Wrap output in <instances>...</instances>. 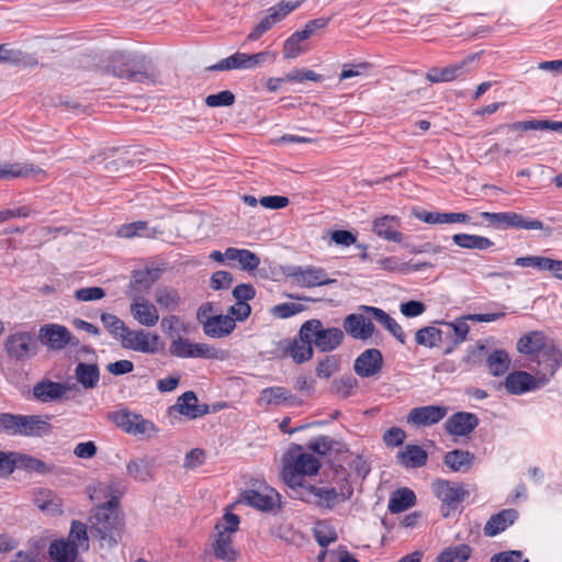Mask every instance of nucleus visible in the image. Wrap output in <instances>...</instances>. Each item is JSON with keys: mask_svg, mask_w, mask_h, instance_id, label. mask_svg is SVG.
I'll return each instance as SVG.
<instances>
[{"mask_svg": "<svg viewBox=\"0 0 562 562\" xmlns=\"http://www.w3.org/2000/svg\"><path fill=\"white\" fill-rule=\"evenodd\" d=\"M319 468L321 462L314 454L303 452L301 447H296V453L293 452L285 460L282 471L283 481L292 490L293 496L297 491L306 487L303 476L315 475Z\"/></svg>", "mask_w": 562, "mask_h": 562, "instance_id": "1", "label": "nucleus"}, {"mask_svg": "<svg viewBox=\"0 0 562 562\" xmlns=\"http://www.w3.org/2000/svg\"><path fill=\"white\" fill-rule=\"evenodd\" d=\"M92 532L99 537L102 547H113L117 543L122 532V519L117 510V501L110 499L99 506L93 516Z\"/></svg>", "mask_w": 562, "mask_h": 562, "instance_id": "2", "label": "nucleus"}, {"mask_svg": "<svg viewBox=\"0 0 562 562\" xmlns=\"http://www.w3.org/2000/svg\"><path fill=\"white\" fill-rule=\"evenodd\" d=\"M353 488L348 480H344L338 487L306 485L297 491L294 497L306 503L314 504L317 507L333 509L340 503L346 502L352 496Z\"/></svg>", "mask_w": 562, "mask_h": 562, "instance_id": "3", "label": "nucleus"}, {"mask_svg": "<svg viewBox=\"0 0 562 562\" xmlns=\"http://www.w3.org/2000/svg\"><path fill=\"white\" fill-rule=\"evenodd\" d=\"M110 67L114 76L134 82L154 83L158 78L154 68L144 66L136 56L125 53H115Z\"/></svg>", "mask_w": 562, "mask_h": 562, "instance_id": "4", "label": "nucleus"}, {"mask_svg": "<svg viewBox=\"0 0 562 562\" xmlns=\"http://www.w3.org/2000/svg\"><path fill=\"white\" fill-rule=\"evenodd\" d=\"M310 334L313 346L322 351L329 352L340 346L344 331L338 327L325 328L319 319L313 318L303 323V335Z\"/></svg>", "mask_w": 562, "mask_h": 562, "instance_id": "5", "label": "nucleus"}, {"mask_svg": "<svg viewBox=\"0 0 562 562\" xmlns=\"http://www.w3.org/2000/svg\"><path fill=\"white\" fill-rule=\"evenodd\" d=\"M432 491L442 503L441 513L443 517H449L452 512H456L468 494L461 484L446 480L435 481Z\"/></svg>", "mask_w": 562, "mask_h": 562, "instance_id": "6", "label": "nucleus"}, {"mask_svg": "<svg viewBox=\"0 0 562 562\" xmlns=\"http://www.w3.org/2000/svg\"><path fill=\"white\" fill-rule=\"evenodd\" d=\"M121 344L125 349L146 355H155L162 349L160 336L144 329L127 328Z\"/></svg>", "mask_w": 562, "mask_h": 562, "instance_id": "7", "label": "nucleus"}, {"mask_svg": "<svg viewBox=\"0 0 562 562\" xmlns=\"http://www.w3.org/2000/svg\"><path fill=\"white\" fill-rule=\"evenodd\" d=\"M481 217L490 223L496 229L522 228V229H543V223L539 220L525 218L516 212H482Z\"/></svg>", "mask_w": 562, "mask_h": 562, "instance_id": "8", "label": "nucleus"}, {"mask_svg": "<svg viewBox=\"0 0 562 562\" xmlns=\"http://www.w3.org/2000/svg\"><path fill=\"white\" fill-rule=\"evenodd\" d=\"M4 350L9 358L15 361H24L36 355L37 346L35 337L30 331H18L7 337Z\"/></svg>", "mask_w": 562, "mask_h": 562, "instance_id": "9", "label": "nucleus"}, {"mask_svg": "<svg viewBox=\"0 0 562 562\" xmlns=\"http://www.w3.org/2000/svg\"><path fill=\"white\" fill-rule=\"evenodd\" d=\"M169 351L178 358L218 359V350L207 344L191 342L188 338L177 337L170 344Z\"/></svg>", "mask_w": 562, "mask_h": 562, "instance_id": "10", "label": "nucleus"}, {"mask_svg": "<svg viewBox=\"0 0 562 562\" xmlns=\"http://www.w3.org/2000/svg\"><path fill=\"white\" fill-rule=\"evenodd\" d=\"M449 408L445 405H426L412 408L406 417V423L413 427H430L448 415Z\"/></svg>", "mask_w": 562, "mask_h": 562, "instance_id": "11", "label": "nucleus"}, {"mask_svg": "<svg viewBox=\"0 0 562 562\" xmlns=\"http://www.w3.org/2000/svg\"><path fill=\"white\" fill-rule=\"evenodd\" d=\"M38 339L50 350H61L67 345L76 346L78 340L74 341L71 333L63 325L46 324L38 330Z\"/></svg>", "mask_w": 562, "mask_h": 562, "instance_id": "12", "label": "nucleus"}, {"mask_svg": "<svg viewBox=\"0 0 562 562\" xmlns=\"http://www.w3.org/2000/svg\"><path fill=\"white\" fill-rule=\"evenodd\" d=\"M289 277L300 286L315 288L334 283L335 280L330 279L326 271L319 267H292Z\"/></svg>", "mask_w": 562, "mask_h": 562, "instance_id": "13", "label": "nucleus"}, {"mask_svg": "<svg viewBox=\"0 0 562 562\" xmlns=\"http://www.w3.org/2000/svg\"><path fill=\"white\" fill-rule=\"evenodd\" d=\"M280 347L289 355L295 363H304L313 358V342L310 334L303 335V325L301 326L299 334L292 340H284Z\"/></svg>", "mask_w": 562, "mask_h": 562, "instance_id": "14", "label": "nucleus"}, {"mask_svg": "<svg viewBox=\"0 0 562 562\" xmlns=\"http://www.w3.org/2000/svg\"><path fill=\"white\" fill-rule=\"evenodd\" d=\"M279 493L269 486L259 490H247L240 496V502L262 512H270L279 504Z\"/></svg>", "mask_w": 562, "mask_h": 562, "instance_id": "15", "label": "nucleus"}, {"mask_svg": "<svg viewBox=\"0 0 562 562\" xmlns=\"http://www.w3.org/2000/svg\"><path fill=\"white\" fill-rule=\"evenodd\" d=\"M480 54H472L461 61L449 65L443 68L434 67L430 68L426 75V78L431 83L449 82L457 78L462 77L469 71V65L477 59Z\"/></svg>", "mask_w": 562, "mask_h": 562, "instance_id": "16", "label": "nucleus"}, {"mask_svg": "<svg viewBox=\"0 0 562 562\" xmlns=\"http://www.w3.org/2000/svg\"><path fill=\"white\" fill-rule=\"evenodd\" d=\"M345 331L353 339L367 340L374 333L372 317L364 312L349 314L344 319Z\"/></svg>", "mask_w": 562, "mask_h": 562, "instance_id": "17", "label": "nucleus"}, {"mask_svg": "<svg viewBox=\"0 0 562 562\" xmlns=\"http://www.w3.org/2000/svg\"><path fill=\"white\" fill-rule=\"evenodd\" d=\"M479 423V417L475 414L458 412L446 419L443 427L450 436L461 437L470 435L477 427Z\"/></svg>", "mask_w": 562, "mask_h": 562, "instance_id": "18", "label": "nucleus"}, {"mask_svg": "<svg viewBox=\"0 0 562 562\" xmlns=\"http://www.w3.org/2000/svg\"><path fill=\"white\" fill-rule=\"evenodd\" d=\"M540 374V384H546L562 364V352L553 344L535 358Z\"/></svg>", "mask_w": 562, "mask_h": 562, "instance_id": "19", "label": "nucleus"}, {"mask_svg": "<svg viewBox=\"0 0 562 562\" xmlns=\"http://www.w3.org/2000/svg\"><path fill=\"white\" fill-rule=\"evenodd\" d=\"M133 318L142 326L153 327L159 321L158 307L143 296H134L130 306Z\"/></svg>", "mask_w": 562, "mask_h": 562, "instance_id": "20", "label": "nucleus"}, {"mask_svg": "<svg viewBox=\"0 0 562 562\" xmlns=\"http://www.w3.org/2000/svg\"><path fill=\"white\" fill-rule=\"evenodd\" d=\"M383 366V357L379 349L371 348L361 352L355 360V372L361 378L378 374Z\"/></svg>", "mask_w": 562, "mask_h": 562, "instance_id": "21", "label": "nucleus"}, {"mask_svg": "<svg viewBox=\"0 0 562 562\" xmlns=\"http://www.w3.org/2000/svg\"><path fill=\"white\" fill-rule=\"evenodd\" d=\"M18 435L42 437L52 432L49 417L40 415H19Z\"/></svg>", "mask_w": 562, "mask_h": 562, "instance_id": "22", "label": "nucleus"}, {"mask_svg": "<svg viewBox=\"0 0 562 562\" xmlns=\"http://www.w3.org/2000/svg\"><path fill=\"white\" fill-rule=\"evenodd\" d=\"M401 218L394 215H383L372 223L373 233L389 241L402 243L404 235L400 232Z\"/></svg>", "mask_w": 562, "mask_h": 562, "instance_id": "23", "label": "nucleus"}, {"mask_svg": "<svg viewBox=\"0 0 562 562\" xmlns=\"http://www.w3.org/2000/svg\"><path fill=\"white\" fill-rule=\"evenodd\" d=\"M179 413L189 419H195L209 412L207 405H199L194 392L187 391L180 395L175 405L169 407V414Z\"/></svg>", "mask_w": 562, "mask_h": 562, "instance_id": "24", "label": "nucleus"}, {"mask_svg": "<svg viewBox=\"0 0 562 562\" xmlns=\"http://www.w3.org/2000/svg\"><path fill=\"white\" fill-rule=\"evenodd\" d=\"M505 389L508 393L519 395L543 386L540 379L535 378L525 371H515L509 373L505 379Z\"/></svg>", "mask_w": 562, "mask_h": 562, "instance_id": "25", "label": "nucleus"}, {"mask_svg": "<svg viewBox=\"0 0 562 562\" xmlns=\"http://www.w3.org/2000/svg\"><path fill=\"white\" fill-rule=\"evenodd\" d=\"M32 502L46 515H59L63 513V502L52 490L36 487L32 492Z\"/></svg>", "mask_w": 562, "mask_h": 562, "instance_id": "26", "label": "nucleus"}, {"mask_svg": "<svg viewBox=\"0 0 562 562\" xmlns=\"http://www.w3.org/2000/svg\"><path fill=\"white\" fill-rule=\"evenodd\" d=\"M227 265L238 267L244 271L252 272L260 266V258L257 254L248 249H239L235 247L226 248Z\"/></svg>", "mask_w": 562, "mask_h": 562, "instance_id": "27", "label": "nucleus"}, {"mask_svg": "<svg viewBox=\"0 0 562 562\" xmlns=\"http://www.w3.org/2000/svg\"><path fill=\"white\" fill-rule=\"evenodd\" d=\"M359 311L367 313L381 324L386 330H389L401 344H405V334L401 325L391 317L386 312L379 307L360 305Z\"/></svg>", "mask_w": 562, "mask_h": 562, "instance_id": "28", "label": "nucleus"}, {"mask_svg": "<svg viewBox=\"0 0 562 562\" xmlns=\"http://www.w3.org/2000/svg\"><path fill=\"white\" fill-rule=\"evenodd\" d=\"M235 319L231 315H216L203 322V331L211 338H223L235 329Z\"/></svg>", "mask_w": 562, "mask_h": 562, "instance_id": "29", "label": "nucleus"}, {"mask_svg": "<svg viewBox=\"0 0 562 562\" xmlns=\"http://www.w3.org/2000/svg\"><path fill=\"white\" fill-rule=\"evenodd\" d=\"M154 300L162 311L177 312L183 304L179 290L169 285H159L154 291Z\"/></svg>", "mask_w": 562, "mask_h": 562, "instance_id": "30", "label": "nucleus"}, {"mask_svg": "<svg viewBox=\"0 0 562 562\" xmlns=\"http://www.w3.org/2000/svg\"><path fill=\"white\" fill-rule=\"evenodd\" d=\"M551 345L542 331L536 330L522 336L517 342V349L521 353L533 355L536 358Z\"/></svg>", "mask_w": 562, "mask_h": 562, "instance_id": "31", "label": "nucleus"}, {"mask_svg": "<svg viewBox=\"0 0 562 562\" xmlns=\"http://www.w3.org/2000/svg\"><path fill=\"white\" fill-rule=\"evenodd\" d=\"M67 390L68 387L65 384L44 380L34 385L33 394L40 402L48 403L60 400Z\"/></svg>", "mask_w": 562, "mask_h": 562, "instance_id": "32", "label": "nucleus"}, {"mask_svg": "<svg viewBox=\"0 0 562 562\" xmlns=\"http://www.w3.org/2000/svg\"><path fill=\"white\" fill-rule=\"evenodd\" d=\"M518 518L516 509H503L498 514L493 515L484 526V533L494 537L504 531L508 526L513 525Z\"/></svg>", "mask_w": 562, "mask_h": 562, "instance_id": "33", "label": "nucleus"}, {"mask_svg": "<svg viewBox=\"0 0 562 562\" xmlns=\"http://www.w3.org/2000/svg\"><path fill=\"white\" fill-rule=\"evenodd\" d=\"M398 462L405 468H422L426 464L428 454L417 445H407L397 453Z\"/></svg>", "mask_w": 562, "mask_h": 562, "instance_id": "34", "label": "nucleus"}, {"mask_svg": "<svg viewBox=\"0 0 562 562\" xmlns=\"http://www.w3.org/2000/svg\"><path fill=\"white\" fill-rule=\"evenodd\" d=\"M119 425L128 434L147 435L155 430L153 423L144 419L142 416L131 413H123L120 416Z\"/></svg>", "mask_w": 562, "mask_h": 562, "instance_id": "35", "label": "nucleus"}, {"mask_svg": "<svg viewBox=\"0 0 562 562\" xmlns=\"http://www.w3.org/2000/svg\"><path fill=\"white\" fill-rule=\"evenodd\" d=\"M293 398L294 396L290 393L289 390L282 386H270L263 389L260 392L258 404L260 406H280L286 404Z\"/></svg>", "mask_w": 562, "mask_h": 562, "instance_id": "36", "label": "nucleus"}, {"mask_svg": "<svg viewBox=\"0 0 562 562\" xmlns=\"http://www.w3.org/2000/svg\"><path fill=\"white\" fill-rule=\"evenodd\" d=\"M474 459L472 452L454 449L446 453L443 462L454 472H467L472 467Z\"/></svg>", "mask_w": 562, "mask_h": 562, "instance_id": "37", "label": "nucleus"}, {"mask_svg": "<svg viewBox=\"0 0 562 562\" xmlns=\"http://www.w3.org/2000/svg\"><path fill=\"white\" fill-rule=\"evenodd\" d=\"M415 503V493L407 487H403L391 495L387 508L392 514H400L413 507Z\"/></svg>", "mask_w": 562, "mask_h": 562, "instance_id": "38", "label": "nucleus"}, {"mask_svg": "<svg viewBox=\"0 0 562 562\" xmlns=\"http://www.w3.org/2000/svg\"><path fill=\"white\" fill-rule=\"evenodd\" d=\"M78 551L75 544L66 539L52 542L48 549L50 558L56 562H74Z\"/></svg>", "mask_w": 562, "mask_h": 562, "instance_id": "39", "label": "nucleus"}, {"mask_svg": "<svg viewBox=\"0 0 562 562\" xmlns=\"http://www.w3.org/2000/svg\"><path fill=\"white\" fill-rule=\"evenodd\" d=\"M508 127L512 131H554L562 134V121L527 120L512 123Z\"/></svg>", "mask_w": 562, "mask_h": 562, "instance_id": "40", "label": "nucleus"}, {"mask_svg": "<svg viewBox=\"0 0 562 562\" xmlns=\"http://www.w3.org/2000/svg\"><path fill=\"white\" fill-rule=\"evenodd\" d=\"M130 476L139 482H147L153 477V461L148 458L133 459L126 464Z\"/></svg>", "mask_w": 562, "mask_h": 562, "instance_id": "41", "label": "nucleus"}, {"mask_svg": "<svg viewBox=\"0 0 562 562\" xmlns=\"http://www.w3.org/2000/svg\"><path fill=\"white\" fill-rule=\"evenodd\" d=\"M35 172H41V170L21 162H0V180L25 178Z\"/></svg>", "mask_w": 562, "mask_h": 562, "instance_id": "42", "label": "nucleus"}, {"mask_svg": "<svg viewBox=\"0 0 562 562\" xmlns=\"http://www.w3.org/2000/svg\"><path fill=\"white\" fill-rule=\"evenodd\" d=\"M77 381L85 389H93L97 386L100 372L97 364L80 362L77 364L75 370Z\"/></svg>", "mask_w": 562, "mask_h": 562, "instance_id": "43", "label": "nucleus"}, {"mask_svg": "<svg viewBox=\"0 0 562 562\" xmlns=\"http://www.w3.org/2000/svg\"><path fill=\"white\" fill-rule=\"evenodd\" d=\"M214 554L223 561H235L237 552L232 547V535L225 531H217V539L213 544Z\"/></svg>", "mask_w": 562, "mask_h": 562, "instance_id": "44", "label": "nucleus"}, {"mask_svg": "<svg viewBox=\"0 0 562 562\" xmlns=\"http://www.w3.org/2000/svg\"><path fill=\"white\" fill-rule=\"evenodd\" d=\"M453 243L467 249H488L493 246V241L484 236L470 235V234H456L452 236Z\"/></svg>", "mask_w": 562, "mask_h": 562, "instance_id": "45", "label": "nucleus"}, {"mask_svg": "<svg viewBox=\"0 0 562 562\" xmlns=\"http://www.w3.org/2000/svg\"><path fill=\"white\" fill-rule=\"evenodd\" d=\"M486 366L492 375L499 376L509 369L510 358L505 350L496 349L487 357Z\"/></svg>", "mask_w": 562, "mask_h": 562, "instance_id": "46", "label": "nucleus"}, {"mask_svg": "<svg viewBox=\"0 0 562 562\" xmlns=\"http://www.w3.org/2000/svg\"><path fill=\"white\" fill-rule=\"evenodd\" d=\"M471 553L472 549L468 544L451 546L437 557V562H467Z\"/></svg>", "mask_w": 562, "mask_h": 562, "instance_id": "47", "label": "nucleus"}, {"mask_svg": "<svg viewBox=\"0 0 562 562\" xmlns=\"http://www.w3.org/2000/svg\"><path fill=\"white\" fill-rule=\"evenodd\" d=\"M415 340L418 345L434 348L442 341V331L435 326H426L416 331Z\"/></svg>", "mask_w": 562, "mask_h": 562, "instance_id": "48", "label": "nucleus"}, {"mask_svg": "<svg viewBox=\"0 0 562 562\" xmlns=\"http://www.w3.org/2000/svg\"><path fill=\"white\" fill-rule=\"evenodd\" d=\"M308 37L305 33L301 31L294 32L283 45V55L288 59H293L300 56L303 52H305V47L302 44Z\"/></svg>", "mask_w": 562, "mask_h": 562, "instance_id": "49", "label": "nucleus"}, {"mask_svg": "<svg viewBox=\"0 0 562 562\" xmlns=\"http://www.w3.org/2000/svg\"><path fill=\"white\" fill-rule=\"evenodd\" d=\"M66 540L74 543L78 550H88L89 538L86 525L81 521L74 520Z\"/></svg>", "mask_w": 562, "mask_h": 562, "instance_id": "50", "label": "nucleus"}, {"mask_svg": "<svg viewBox=\"0 0 562 562\" xmlns=\"http://www.w3.org/2000/svg\"><path fill=\"white\" fill-rule=\"evenodd\" d=\"M246 54L245 53H235L218 63L207 67L206 69L210 71H226L234 69H246Z\"/></svg>", "mask_w": 562, "mask_h": 562, "instance_id": "51", "label": "nucleus"}, {"mask_svg": "<svg viewBox=\"0 0 562 562\" xmlns=\"http://www.w3.org/2000/svg\"><path fill=\"white\" fill-rule=\"evenodd\" d=\"M101 322L109 333L120 340L123 339V336L128 328L117 316L109 313H103L101 315Z\"/></svg>", "mask_w": 562, "mask_h": 562, "instance_id": "52", "label": "nucleus"}, {"mask_svg": "<svg viewBox=\"0 0 562 562\" xmlns=\"http://www.w3.org/2000/svg\"><path fill=\"white\" fill-rule=\"evenodd\" d=\"M269 12L270 13L266 18H263L254 27V30L249 33V35L247 36L248 41H250V42L257 41L258 38L261 37V35L263 33L269 31L276 23L280 22V15L279 14L272 13L270 10H269Z\"/></svg>", "mask_w": 562, "mask_h": 562, "instance_id": "53", "label": "nucleus"}, {"mask_svg": "<svg viewBox=\"0 0 562 562\" xmlns=\"http://www.w3.org/2000/svg\"><path fill=\"white\" fill-rule=\"evenodd\" d=\"M467 321H470V319L467 318V315H465V316L457 318L453 322L445 323V325L447 327H449L454 334V338H453L454 345H459L467 340L469 331H470V327L467 324Z\"/></svg>", "mask_w": 562, "mask_h": 562, "instance_id": "54", "label": "nucleus"}, {"mask_svg": "<svg viewBox=\"0 0 562 562\" xmlns=\"http://www.w3.org/2000/svg\"><path fill=\"white\" fill-rule=\"evenodd\" d=\"M117 235L120 237H124V238H132V237H136V236L148 237L149 233H148L146 222L139 221V222H134V223L122 225L117 229Z\"/></svg>", "mask_w": 562, "mask_h": 562, "instance_id": "55", "label": "nucleus"}, {"mask_svg": "<svg viewBox=\"0 0 562 562\" xmlns=\"http://www.w3.org/2000/svg\"><path fill=\"white\" fill-rule=\"evenodd\" d=\"M339 369V361L335 356H327L321 360L315 369L316 375L321 379H328Z\"/></svg>", "mask_w": 562, "mask_h": 562, "instance_id": "56", "label": "nucleus"}, {"mask_svg": "<svg viewBox=\"0 0 562 562\" xmlns=\"http://www.w3.org/2000/svg\"><path fill=\"white\" fill-rule=\"evenodd\" d=\"M515 265L518 267H532L540 271H547L549 267H552L550 258L541 256L518 257L515 260Z\"/></svg>", "mask_w": 562, "mask_h": 562, "instance_id": "57", "label": "nucleus"}, {"mask_svg": "<svg viewBox=\"0 0 562 562\" xmlns=\"http://www.w3.org/2000/svg\"><path fill=\"white\" fill-rule=\"evenodd\" d=\"M235 102V95L229 90H223L218 93L210 94L205 99V104L210 108L229 106Z\"/></svg>", "mask_w": 562, "mask_h": 562, "instance_id": "58", "label": "nucleus"}, {"mask_svg": "<svg viewBox=\"0 0 562 562\" xmlns=\"http://www.w3.org/2000/svg\"><path fill=\"white\" fill-rule=\"evenodd\" d=\"M378 266L380 269L390 271V272H406L411 269V266L407 262L402 261L397 257H383L378 260Z\"/></svg>", "mask_w": 562, "mask_h": 562, "instance_id": "59", "label": "nucleus"}, {"mask_svg": "<svg viewBox=\"0 0 562 562\" xmlns=\"http://www.w3.org/2000/svg\"><path fill=\"white\" fill-rule=\"evenodd\" d=\"M0 63L10 65H20L25 63L24 54L19 50L9 47L5 44L0 45Z\"/></svg>", "mask_w": 562, "mask_h": 562, "instance_id": "60", "label": "nucleus"}, {"mask_svg": "<svg viewBox=\"0 0 562 562\" xmlns=\"http://www.w3.org/2000/svg\"><path fill=\"white\" fill-rule=\"evenodd\" d=\"M277 58V53L265 50L257 54H246V69H254L265 63H273Z\"/></svg>", "mask_w": 562, "mask_h": 562, "instance_id": "61", "label": "nucleus"}, {"mask_svg": "<svg viewBox=\"0 0 562 562\" xmlns=\"http://www.w3.org/2000/svg\"><path fill=\"white\" fill-rule=\"evenodd\" d=\"M75 299L81 302L98 301L105 296V292L100 286L81 288L75 291Z\"/></svg>", "mask_w": 562, "mask_h": 562, "instance_id": "62", "label": "nucleus"}, {"mask_svg": "<svg viewBox=\"0 0 562 562\" xmlns=\"http://www.w3.org/2000/svg\"><path fill=\"white\" fill-rule=\"evenodd\" d=\"M303 310L302 305L296 303H282L272 307L271 313L279 318H288L299 314Z\"/></svg>", "mask_w": 562, "mask_h": 562, "instance_id": "63", "label": "nucleus"}, {"mask_svg": "<svg viewBox=\"0 0 562 562\" xmlns=\"http://www.w3.org/2000/svg\"><path fill=\"white\" fill-rule=\"evenodd\" d=\"M315 538L319 546L327 547L337 540V533L333 528L321 525L315 529Z\"/></svg>", "mask_w": 562, "mask_h": 562, "instance_id": "64", "label": "nucleus"}]
</instances>
